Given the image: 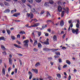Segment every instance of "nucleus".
<instances>
[{"label":"nucleus","mask_w":80,"mask_h":80,"mask_svg":"<svg viewBox=\"0 0 80 80\" xmlns=\"http://www.w3.org/2000/svg\"><path fill=\"white\" fill-rule=\"evenodd\" d=\"M76 27L77 28H79V27H80L79 24L77 23V24H76Z\"/></svg>","instance_id":"41"},{"label":"nucleus","mask_w":80,"mask_h":80,"mask_svg":"<svg viewBox=\"0 0 80 80\" xmlns=\"http://www.w3.org/2000/svg\"><path fill=\"white\" fill-rule=\"evenodd\" d=\"M14 72L15 73H17V68L15 69Z\"/></svg>","instance_id":"51"},{"label":"nucleus","mask_w":80,"mask_h":80,"mask_svg":"<svg viewBox=\"0 0 80 80\" xmlns=\"http://www.w3.org/2000/svg\"><path fill=\"white\" fill-rule=\"evenodd\" d=\"M58 10L59 12H61L62 10V8L61 7V6H59L58 7Z\"/></svg>","instance_id":"10"},{"label":"nucleus","mask_w":80,"mask_h":80,"mask_svg":"<svg viewBox=\"0 0 80 80\" xmlns=\"http://www.w3.org/2000/svg\"><path fill=\"white\" fill-rule=\"evenodd\" d=\"M34 21H35V22H37V21H38V20H37L36 18H35L34 19Z\"/></svg>","instance_id":"64"},{"label":"nucleus","mask_w":80,"mask_h":80,"mask_svg":"<svg viewBox=\"0 0 80 80\" xmlns=\"http://www.w3.org/2000/svg\"><path fill=\"white\" fill-rule=\"evenodd\" d=\"M63 9L65 10L64 12H65L67 13V14H68V13H69V9H68V8L67 7L66 8H63Z\"/></svg>","instance_id":"5"},{"label":"nucleus","mask_w":80,"mask_h":80,"mask_svg":"<svg viewBox=\"0 0 80 80\" xmlns=\"http://www.w3.org/2000/svg\"><path fill=\"white\" fill-rule=\"evenodd\" d=\"M9 65H12V60L11 58H9Z\"/></svg>","instance_id":"13"},{"label":"nucleus","mask_w":80,"mask_h":80,"mask_svg":"<svg viewBox=\"0 0 80 80\" xmlns=\"http://www.w3.org/2000/svg\"><path fill=\"white\" fill-rule=\"evenodd\" d=\"M4 4H5L6 6H8L9 4V3H8V2H7L6 1H5L4 2Z\"/></svg>","instance_id":"26"},{"label":"nucleus","mask_w":80,"mask_h":80,"mask_svg":"<svg viewBox=\"0 0 80 80\" xmlns=\"http://www.w3.org/2000/svg\"><path fill=\"white\" fill-rule=\"evenodd\" d=\"M64 25V22H63V21H62L60 22V25L61 27H63Z\"/></svg>","instance_id":"20"},{"label":"nucleus","mask_w":80,"mask_h":80,"mask_svg":"<svg viewBox=\"0 0 80 80\" xmlns=\"http://www.w3.org/2000/svg\"><path fill=\"white\" fill-rule=\"evenodd\" d=\"M0 40H4V41H5V38L4 37H0Z\"/></svg>","instance_id":"28"},{"label":"nucleus","mask_w":80,"mask_h":80,"mask_svg":"<svg viewBox=\"0 0 80 80\" xmlns=\"http://www.w3.org/2000/svg\"><path fill=\"white\" fill-rule=\"evenodd\" d=\"M44 6L45 7H48V6H49V3L48 2H45L44 3Z\"/></svg>","instance_id":"11"},{"label":"nucleus","mask_w":80,"mask_h":80,"mask_svg":"<svg viewBox=\"0 0 80 80\" xmlns=\"http://www.w3.org/2000/svg\"><path fill=\"white\" fill-rule=\"evenodd\" d=\"M14 47H17V48H22V47L18 46V45L17 44H14Z\"/></svg>","instance_id":"16"},{"label":"nucleus","mask_w":80,"mask_h":80,"mask_svg":"<svg viewBox=\"0 0 80 80\" xmlns=\"http://www.w3.org/2000/svg\"><path fill=\"white\" fill-rule=\"evenodd\" d=\"M11 38L12 39V40H15V36H11Z\"/></svg>","instance_id":"42"},{"label":"nucleus","mask_w":80,"mask_h":80,"mask_svg":"<svg viewBox=\"0 0 80 80\" xmlns=\"http://www.w3.org/2000/svg\"><path fill=\"white\" fill-rule=\"evenodd\" d=\"M70 27L71 28H72V27H73V24H72V23L71 24H70Z\"/></svg>","instance_id":"55"},{"label":"nucleus","mask_w":80,"mask_h":80,"mask_svg":"<svg viewBox=\"0 0 80 80\" xmlns=\"http://www.w3.org/2000/svg\"><path fill=\"white\" fill-rule=\"evenodd\" d=\"M34 72L35 73H36V74H37V73H38V70H37V69H35Z\"/></svg>","instance_id":"35"},{"label":"nucleus","mask_w":80,"mask_h":80,"mask_svg":"<svg viewBox=\"0 0 80 80\" xmlns=\"http://www.w3.org/2000/svg\"><path fill=\"white\" fill-rule=\"evenodd\" d=\"M19 33H20V34H22V35H23V34H25V32L23 31H22L19 32Z\"/></svg>","instance_id":"30"},{"label":"nucleus","mask_w":80,"mask_h":80,"mask_svg":"<svg viewBox=\"0 0 80 80\" xmlns=\"http://www.w3.org/2000/svg\"><path fill=\"white\" fill-rule=\"evenodd\" d=\"M0 5H1V7H3V4L2 2H1L0 3Z\"/></svg>","instance_id":"49"},{"label":"nucleus","mask_w":80,"mask_h":80,"mask_svg":"<svg viewBox=\"0 0 80 80\" xmlns=\"http://www.w3.org/2000/svg\"><path fill=\"white\" fill-rule=\"evenodd\" d=\"M57 76L58 77V78H61V75H60V74H57Z\"/></svg>","instance_id":"33"},{"label":"nucleus","mask_w":80,"mask_h":80,"mask_svg":"<svg viewBox=\"0 0 80 80\" xmlns=\"http://www.w3.org/2000/svg\"><path fill=\"white\" fill-rule=\"evenodd\" d=\"M17 37L18 38H20V34H18L17 35Z\"/></svg>","instance_id":"50"},{"label":"nucleus","mask_w":80,"mask_h":80,"mask_svg":"<svg viewBox=\"0 0 80 80\" xmlns=\"http://www.w3.org/2000/svg\"><path fill=\"white\" fill-rule=\"evenodd\" d=\"M10 12V9H8L5 10L4 11V13H9V12Z\"/></svg>","instance_id":"12"},{"label":"nucleus","mask_w":80,"mask_h":80,"mask_svg":"<svg viewBox=\"0 0 80 80\" xmlns=\"http://www.w3.org/2000/svg\"><path fill=\"white\" fill-rule=\"evenodd\" d=\"M51 50H53L54 51H57V50H58V49H50L48 48H44L43 49V50L44 51H49Z\"/></svg>","instance_id":"4"},{"label":"nucleus","mask_w":80,"mask_h":80,"mask_svg":"<svg viewBox=\"0 0 80 80\" xmlns=\"http://www.w3.org/2000/svg\"><path fill=\"white\" fill-rule=\"evenodd\" d=\"M68 78L69 80H70V79H71V76H69L68 77Z\"/></svg>","instance_id":"61"},{"label":"nucleus","mask_w":80,"mask_h":80,"mask_svg":"<svg viewBox=\"0 0 80 80\" xmlns=\"http://www.w3.org/2000/svg\"><path fill=\"white\" fill-rule=\"evenodd\" d=\"M43 26L44 28H46V27H47V25L46 24L45 25H43Z\"/></svg>","instance_id":"58"},{"label":"nucleus","mask_w":80,"mask_h":80,"mask_svg":"<svg viewBox=\"0 0 80 80\" xmlns=\"http://www.w3.org/2000/svg\"><path fill=\"white\" fill-rule=\"evenodd\" d=\"M27 5L28 6V7H29L30 8H32V6L30 5V4H27Z\"/></svg>","instance_id":"44"},{"label":"nucleus","mask_w":80,"mask_h":80,"mask_svg":"<svg viewBox=\"0 0 80 80\" xmlns=\"http://www.w3.org/2000/svg\"><path fill=\"white\" fill-rule=\"evenodd\" d=\"M17 42L18 43V44H19V45H20V44H21V42H20V41H17Z\"/></svg>","instance_id":"56"},{"label":"nucleus","mask_w":80,"mask_h":80,"mask_svg":"<svg viewBox=\"0 0 80 80\" xmlns=\"http://www.w3.org/2000/svg\"><path fill=\"white\" fill-rule=\"evenodd\" d=\"M2 72L3 74L4 75H5V69H4V68L2 69Z\"/></svg>","instance_id":"25"},{"label":"nucleus","mask_w":80,"mask_h":80,"mask_svg":"<svg viewBox=\"0 0 80 80\" xmlns=\"http://www.w3.org/2000/svg\"><path fill=\"white\" fill-rule=\"evenodd\" d=\"M35 41V42H34V43L33 44V46L35 47V46H36L37 44L38 43V42H37V41H35V40H34Z\"/></svg>","instance_id":"24"},{"label":"nucleus","mask_w":80,"mask_h":80,"mask_svg":"<svg viewBox=\"0 0 80 80\" xmlns=\"http://www.w3.org/2000/svg\"><path fill=\"white\" fill-rule=\"evenodd\" d=\"M21 1L23 3H25L27 2V0H21Z\"/></svg>","instance_id":"39"},{"label":"nucleus","mask_w":80,"mask_h":80,"mask_svg":"<svg viewBox=\"0 0 80 80\" xmlns=\"http://www.w3.org/2000/svg\"><path fill=\"white\" fill-rule=\"evenodd\" d=\"M20 15V13H18L14 14L12 16H14V17H18V16H19Z\"/></svg>","instance_id":"9"},{"label":"nucleus","mask_w":80,"mask_h":80,"mask_svg":"<svg viewBox=\"0 0 80 80\" xmlns=\"http://www.w3.org/2000/svg\"><path fill=\"white\" fill-rule=\"evenodd\" d=\"M32 36H33L34 37H35V34H34V32H32Z\"/></svg>","instance_id":"54"},{"label":"nucleus","mask_w":80,"mask_h":80,"mask_svg":"<svg viewBox=\"0 0 80 80\" xmlns=\"http://www.w3.org/2000/svg\"><path fill=\"white\" fill-rule=\"evenodd\" d=\"M67 67V65L66 64L65 65L63 66V68H66V67Z\"/></svg>","instance_id":"53"},{"label":"nucleus","mask_w":80,"mask_h":80,"mask_svg":"<svg viewBox=\"0 0 80 80\" xmlns=\"http://www.w3.org/2000/svg\"><path fill=\"white\" fill-rule=\"evenodd\" d=\"M65 15V11H63L61 13V17H64V15Z\"/></svg>","instance_id":"22"},{"label":"nucleus","mask_w":80,"mask_h":80,"mask_svg":"<svg viewBox=\"0 0 80 80\" xmlns=\"http://www.w3.org/2000/svg\"><path fill=\"white\" fill-rule=\"evenodd\" d=\"M71 30L73 33L74 34H78V29L77 28L76 30H75L74 29L71 28Z\"/></svg>","instance_id":"1"},{"label":"nucleus","mask_w":80,"mask_h":80,"mask_svg":"<svg viewBox=\"0 0 80 80\" xmlns=\"http://www.w3.org/2000/svg\"><path fill=\"white\" fill-rule=\"evenodd\" d=\"M27 15L28 17H30V13H27Z\"/></svg>","instance_id":"59"},{"label":"nucleus","mask_w":80,"mask_h":80,"mask_svg":"<svg viewBox=\"0 0 80 80\" xmlns=\"http://www.w3.org/2000/svg\"><path fill=\"white\" fill-rule=\"evenodd\" d=\"M33 51H34V52H37V51H38V50L36 48H34L33 50Z\"/></svg>","instance_id":"46"},{"label":"nucleus","mask_w":80,"mask_h":80,"mask_svg":"<svg viewBox=\"0 0 80 80\" xmlns=\"http://www.w3.org/2000/svg\"><path fill=\"white\" fill-rule=\"evenodd\" d=\"M1 48L3 50L5 51V50H7V49L4 47V46L3 45H2L1 46Z\"/></svg>","instance_id":"15"},{"label":"nucleus","mask_w":80,"mask_h":80,"mask_svg":"<svg viewBox=\"0 0 80 80\" xmlns=\"http://www.w3.org/2000/svg\"><path fill=\"white\" fill-rule=\"evenodd\" d=\"M50 17H51V15H50V13L48 12H47V17H48V18H50Z\"/></svg>","instance_id":"17"},{"label":"nucleus","mask_w":80,"mask_h":80,"mask_svg":"<svg viewBox=\"0 0 80 80\" xmlns=\"http://www.w3.org/2000/svg\"><path fill=\"white\" fill-rule=\"evenodd\" d=\"M58 56H57V55L54 56V57L56 58H58L59 57V56H60V52H57L55 53Z\"/></svg>","instance_id":"6"},{"label":"nucleus","mask_w":80,"mask_h":80,"mask_svg":"<svg viewBox=\"0 0 80 80\" xmlns=\"http://www.w3.org/2000/svg\"><path fill=\"white\" fill-rule=\"evenodd\" d=\"M57 40V36L55 35H54L53 37V40L54 42H56Z\"/></svg>","instance_id":"14"},{"label":"nucleus","mask_w":80,"mask_h":80,"mask_svg":"<svg viewBox=\"0 0 80 80\" xmlns=\"http://www.w3.org/2000/svg\"><path fill=\"white\" fill-rule=\"evenodd\" d=\"M11 70V68H10V67L8 69V72H10V71Z\"/></svg>","instance_id":"57"},{"label":"nucleus","mask_w":80,"mask_h":80,"mask_svg":"<svg viewBox=\"0 0 80 80\" xmlns=\"http://www.w3.org/2000/svg\"><path fill=\"white\" fill-rule=\"evenodd\" d=\"M58 60L59 63H62V59H59Z\"/></svg>","instance_id":"47"},{"label":"nucleus","mask_w":80,"mask_h":80,"mask_svg":"<svg viewBox=\"0 0 80 80\" xmlns=\"http://www.w3.org/2000/svg\"><path fill=\"white\" fill-rule=\"evenodd\" d=\"M66 63H67L68 65H70V62L68 60L66 61Z\"/></svg>","instance_id":"38"},{"label":"nucleus","mask_w":80,"mask_h":80,"mask_svg":"<svg viewBox=\"0 0 80 80\" xmlns=\"http://www.w3.org/2000/svg\"><path fill=\"white\" fill-rule=\"evenodd\" d=\"M28 42H29V41L28 40L24 41L23 42L24 43V46L27 48L28 47Z\"/></svg>","instance_id":"3"},{"label":"nucleus","mask_w":80,"mask_h":80,"mask_svg":"<svg viewBox=\"0 0 80 80\" xmlns=\"http://www.w3.org/2000/svg\"><path fill=\"white\" fill-rule=\"evenodd\" d=\"M6 31L8 35H10V33H11V31H10V30L8 29H6Z\"/></svg>","instance_id":"19"},{"label":"nucleus","mask_w":80,"mask_h":80,"mask_svg":"<svg viewBox=\"0 0 80 80\" xmlns=\"http://www.w3.org/2000/svg\"><path fill=\"white\" fill-rule=\"evenodd\" d=\"M31 18H33V14L32 13V12H30V15Z\"/></svg>","instance_id":"29"},{"label":"nucleus","mask_w":80,"mask_h":80,"mask_svg":"<svg viewBox=\"0 0 80 80\" xmlns=\"http://www.w3.org/2000/svg\"><path fill=\"white\" fill-rule=\"evenodd\" d=\"M3 55H7V53H6V52L4 51L3 52H2Z\"/></svg>","instance_id":"43"},{"label":"nucleus","mask_w":80,"mask_h":80,"mask_svg":"<svg viewBox=\"0 0 80 80\" xmlns=\"http://www.w3.org/2000/svg\"><path fill=\"white\" fill-rule=\"evenodd\" d=\"M31 12H32L34 13L35 14H37V11H36V10H35V8H32L31 10Z\"/></svg>","instance_id":"8"},{"label":"nucleus","mask_w":80,"mask_h":80,"mask_svg":"<svg viewBox=\"0 0 80 80\" xmlns=\"http://www.w3.org/2000/svg\"><path fill=\"white\" fill-rule=\"evenodd\" d=\"M2 60L0 59V64H2Z\"/></svg>","instance_id":"60"},{"label":"nucleus","mask_w":80,"mask_h":80,"mask_svg":"<svg viewBox=\"0 0 80 80\" xmlns=\"http://www.w3.org/2000/svg\"><path fill=\"white\" fill-rule=\"evenodd\" d=\"M62 50H66V48L65 47H63L62 48Z\"/></svg>","instance_id":"48"},{"label":"nucleus","mask_w":80,"mask_h":80,"mask_svg":"<svg viewBox=\"0 0 80 80\" xmlns=\"http://www.w3.org/2000/svg\"><path fill=\"white\" fill-rule=\"evenodd\" d=\"M40 63L38 62L36 63L35 66L36 67H38V66L40 65Z\"/></svg>","instance_id":"27"},{"label":"nucleus","mask_w":80,"mask_h":80,"mask_svg":"<svg viewBox=\"0 0 80 80\" xmlns=\"http://www.w3.org/2000/svg\"><path fill=\"white\" fill-rule=\"evenodd\" d=\"M44 44L45 45H49V43L48 42H44Z\"/></svg>","instance_id":"36"},{"label":"nucleus","mask_w":80,"mask_h":80,"mask_svg":"<svg viewBox=\"0 0 80 80\" xmlns=\"http://www.w3.org/2000/svg\"><path fill=\"white\" fill-rule=\"evenodd\" d=\"M35 1L37 3H40L42 2V0H35Z\"/></svg>","instance_id":"32"},{"label":"nucleus","mask_w":80,"mask_h":80,"mask_svg":"<svg viewBox=\"0 0 80 80\" xmlns=\"http://www.w3.org/2000/svg\"><path fill=\"white\" fill-rule=\"evenodd\" d=\"M18 55L19 56H20V57H22V56H23V55L20 53L18 54Z\"/></svg>","instance_id":"62"},{"label":"nucleus","mask_w":80,"mask_h":80,"mask_svg":"<svg viewBox=\"0 0 80 80\" xmlns=\"http://www.w3.org/2000/svg\"><path fill=\"white\" fill-rule=\"evenodd\" d=\"M36 32L38 33V36L39 37H40V35H42V32L38 31H37Z\"/></svg>","instance_id":"18"},{"label":"nucleus","mask_w":80,"mask_h":80,"mask_svg":"<svg viewBox=\"0 0 80 80\" xmlns=\"http://www.w3.org/2000/svg\"><path fill=\"white\" fill-rule=\"evenodd\" d=\"M45 11L42 10L40 14L41 15H43V13H45Z\"/></svg>","instance_id":"31"},{"label":"nucleus","mask_w":80,"mask_h":80,"mask_svg":"<svg viewBox=\"0 0 80 80\" xmlns=\"http://www.w3.org/2000/svg\"><path fill=\"white\" fill-rule=\"evenodd\" d=\"M36 29H38L39 30H43L42 29L40 28H36Z\"/></svg>","instance_id":"45"},{"label":"nucleus","mask_w":80,"mask_h":80,"mask_svg":"<svg viewBox=\"0 0 80 80\" xmlns=\"http://www.w3.org/2000/svg\"><path fill=\"white\" fill-rule=\"evenodd\" d=\"M53 3H54V2H53V0H49V3H50V4H51V5H52Z\"/></svg>","instance_id":"21"},{"label":"nucleus","mask_w":80,"mask_h":80,"mask_svg":"<svg viewBox=\"0 0 80 80\" xmlns=\"http://www.w3.org/2000/svg\"><path fill=\"white\" fill-rule=\"evenodd\" d=\"M28 1L30 3H33V0H28Z\"/></svg>","instance_id":"34"},{"label":"nucleus","mask_w":80,"mask_h":80,"mask_svg":"<svg viewBox=\"0 0 80 80\" xmlns=\"http://www.w3.org/2000/svg\"><path fill=\"white\" fill-rule=\"evenodd\" d=\"M38 48H42V44H41V43H38Z\"/></svg>","instance_id":"23"},{"label":"nucleus","mask_w":80,"mask_h":80,"mask_svg":"<svg viewBox=\"0 0 80 80\" xmlns=\"http://www.w3.org/2000/svg\"><path fill=\"white\" fill-rule=\"evenodd\" d=\"M28 73L29 75V79L30 80L32 79V72H31L30 71H29L28 72Z\"/></svg>","instance_id":"7"},{"label":"nucleus","mask_w":80,"mask_h":80,"mask_svg":"<svg viewBox=\"0 0 80 80\" xmlns=\"http://www.w3.org/2000/svg\"><path fill=\"white\" fill-rule=\"evenodd\" d=\"M51 22H52V20H48L46 22L47 23H49V22L51 23Z\"/></svg>","instance_id":"40"},{"label":"nucleus","mask_w":80,"mask_h":80,"mask_svg":"<svg viewBox=\"0 0 80 80\" xmlns=\"http://www.w3.org/2000/svg\"><path fill=\"white\" fill-rule=\"evenodd\" d=\"M44 34H45V36H46V37H48V36L49 35L48 33H46V32H44Z\"/></svg>","instance_id":"37"},{"label":"nucleus","mask_w":80,"mask_h":80,"mask_svg":"<svg viewBox=\"0 0 80 80\" xmlns=\"http://www.w3.org/2000/svg\"><path fill=\"white\" fill-rule=\"evenodd\" d=\"M65 36H66V35L65 34H64L63 36H62V38L63 39L64 38H65Z\"/></svg>","instance_id":"63"},{"label":"nucleus","mask_w":80,"mask_h":80,"mask_svg":"<svg viewBox=\"0 0 80 80\" xmlns=\"http://www.w3.org/2000/svg\"><path fill=\"white\" fill-rule=\"evenodd\" d=\"M58 5H61V4H62V3L61 2V1L58 2Z\"/></svg>","instance_id":"52"},{"label":"nucleus","mask_w":80,"mask_h":80,"mask_svg":"<svg viewBox=\"0 0 80 80\" xmlns=\"http://www.w3.org/2000/svg\"><path fill=\"white\" fill-rule=\"evenodd\" d=\"M40 23H34L33 25H31V26H28V28H31V27H38V26H39V25H40Z\"/></svg>","instance_id":"2"}]
</instances>
